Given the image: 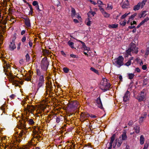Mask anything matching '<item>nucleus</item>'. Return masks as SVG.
Listing matches in <instances>:
<instances>
[{"label":"nucleus","mask_w":149,"mask_h":149,"mask_svg":"<svg viewBox=\"0 0 149 149\" xmlns=\"http://www.w3.org/2000/svg\"><path fill=\"white\" fill-rule=\"evenodd\" d=\"M22 120L24 123V129L21 130L19 133L18 137L16 139V140L17 142L20 143L22 141V139H23V137L25 138V136H24L26 135V133L27 132V130L25 128L26 124V121L28 122L29 124L30 125H33L34 124L35 122L32 119H28L27 118L24 117H23L22 118Z\"/></svg>","instance_id":"obj_1"},{"label":"nucleus","mask_w":149,"mask_h":149,"mask_svg":"<svg viewBox=\"0 0 149 149\" xmlns=\"http://www.w3.org/2000/svg\"><path fill=\"white\" fill-rule=\"evenodd\" d=\"M49 65V61L47 57H44L41 60L40 63V67L41 69L43 71H47Z\"/></svg>","instance_id":"obj_2"},{"label":"nucleus","mask_w":149,"mask_h":149,"mask_svg":"<svg viewBox=\"0 0 149 149\" xmlns=\"http://www.w3.org/2000/svg\"><path fill=\"white\" fill-rule=\"evenodd\" d=\"M138 48L136 47V45L132 42L129 46V48L126 51V52L128 55H130L131 52L134 53L136 54L138 53Z\"/></svg>","instance_id":"obj_3"},{"label":"nucleus","mask_w":149,"mask_h":149,"mask_svg":"<svg viewBox=\"0 0 149 149\" xmlns=\"http://www.w3.org/2000/svg\"><path fill=\"white\" fill-rule=\"evenodd\" d=\"M101 85L102 87H101V89L104 92L109 90L111 86L110 83L107 82V79H103V81L101 83Z\"/></svg>","instance_id":"obj_4"},{"label":"nucleus","mask_w":149,"mask_h":149,"mask_svg":"<svg viewBox=\"0 0 149 149\" xmlns=\"http://www.w3.org/2000/svg\"><path fill=\"white\" fill-rule=\"evenodd\" d=\"M124 58L122 56H119L117 58L114 60V61L115 64L118 65V68L120 67L123 64Z\"/></svg>","instance_id":"obj_5"},{"label":"nucleus","mask_w":149,"mask_h":149,"mask_svg":"<svg viewBox=\"0 0 149 149\" xmlns=\"http://www.w3.org/2000/svg\"><path fill=\"white\" fill-rule=\"evenodd\" d=\"M96 105L99 108L102 109H104L100 96L97 98L96 100Z\"/></svg>","instance_id":"obj_6"},{"label":"nucleus","mask_w":149,"mask_h":149,"mask_svg":"<svg viewBox=\"0 0 149 149\" xmlns=\"http://www.w3.org/2000/svg\"><path fill=\"white\" fill-rule=\"evenodd\" d=\"M130 97V92L129 91H127L124 94V95L123 97V101L125 102H126L128 101L129 100Z\"/></svg>","instance_id":"obj_7"},{"label":"nucleus","mask_w":149,"mask_h":149,"mask_svg":"<svg viewBox=\"0 0 149 149\" xmlns=\"http://www.w3.org/2000/svg\"><path fill=\"white\" fill-rule=\"evenodd\" d=\"M130 5L129 2L128 0H126L123 2L121 7L123 9L127 8Z\"/></svg>","instance_id":"obj_8"},{"label":"nucleus","mask_w":149,"mask_h":149,"mask_svg":"<svg viewBox=\"0 0 149 149\" xmlns=\"http://www.w3.org/2000/svg\"><path fill=\"white\" fill-rule=\"evenodd\" d=\"M24 22L25 25L27 27H30L31 26V24L30 22V21L29 19L27 17L26 18H24Z\"/></svg>","instance_id":"obj_9"},{"label":"nucleus","mask_w":149,"mask_h":149,"mask_svg":"<svg viewBox=\"0 0 149 149\" xmlns=\"http://www.w3.org/2000/svg\"><path fill=\"white\" fill-rule=\"evenodd\" d=\"M15 42H10V44L9 45V49L10 50L13 51L16 48V46L15 44Z\"/></svg>","instance_id":"obj_10"},{"label":"nucleus","mask_w":149,"mask_h":149,"mask_svg":"<svg viewBox=\"0 0 149 149\" xmlns=\"http://www.w3.org/2000/svg\"><path fill=\"white\" fill-rule=\"evenodd\" d=\"M81 116L85 120H86L90 117V115L87 112H84L82 113Z\"/></svg>","instance_id":"obj_11"},{"label":"nucleus","mask_w":149,"mask_h":149,"mask_svg":"<svg viewBox=\"0 0 149 149\" xmlns=\"http://www.w3.org/2000/svg\"><path fill=\"white\" fill-rule=\"evenodd\" d=\"M35 109V108L33 106H31L30 105H27V110L29 112L32 113L33 111H34Z\"/></svg>","instance_id":"obj_12"},{"label":"nucleus","mask_w":149,"mask_h":149,"mask_svg":"<svg viewBox=\"0 0 149 149\" xmlns=\"http://www.w3.org/2000/svg\"><path fill=\"white\" fill-rule=\"evenodd\" d=\"M46 88H48L50 89H52V82L50 81H48V82H47L46 83Z\"/></svg>","instance_id":"obj_13"},{"label":"nucleus","mask_w":149,"mask_h":149,"mask_svg":"<svg viewBox=\"0 0 149 149\" xmlns=\"http://www.w3.org/2000/svg\"><path fill=\"white\" fill-rule=\"evenodd\" d=\"M147 115V113L146 112H145L144 113L142 114L141 117L140 118L139 120V123H141L143 120V119L146 118Z\"/></svg>","instance_id":"obj_14"},{"label":"nucleus","mask_w":149,"mask_h":149,"mask_svg":"<svg viewBox=\"0 0 149 149\" xmlns=\"http://www.w3.org/2000/svg\"><path fill=\"white\" fill-rule=\"evenodd\" d=\"M141 4L140 2L138 3L137 5L133 7V10L135 11L139 10L140 7H141Z\"/></svg>","instance_id":"obj_15"},{"label":"nucleus","mask_w":149,"mask_h":149,"mask_svg":"<svg viewBox=\"0 0 149 149\" xmlns=\"http://www.w3.org/2000/svg\"><path fill=\"white\" fill-rule=\"evenodd\" d=\"M126 132L125 131L123 132L122 135H121V139L125 141L127 140V137L126 134Z\"/></svg>","instance_id":"obj_16"},{"label":"nucleus","mask_w":149,"mask_h":149,"mask_svg":"<svg viewBox=\"0 0 149 149\" xmlns=\"http://www.w3.org/2000/svg\"><path fill=\"white\" fill-rule=\"evenodd\" d=\"M8 147L9 149H25V148H24L18 147L17 148L16 146L13 145H10Z\"/></svg>","instance_id":"obj_17"},{"label":"nucleus","mask_w":149,"mask_h":149,"mask_svg":"<svg viewBox=\"0 0 149 149\" xmlns=\"http://www.w3.org/2000/svg\"><path fill=\"white\" fill-rule=\"evenodd\" d=\"M73 105L74 107V109H77L79 107V102L77 101L72 102Z\"/></svg>","instance_id":"obj_18"},{"label":"nucleus","mask_w":149,"mask_h":149,"mask_svg":"<svg viewBox=\"0 0 149 149\" xmlns=\"http://www.w3.org/2000/svg\"><path fill=\"white\" fill-rule=\"evenodd\" d=\"M38 82L45 83L44 77L43 75H42L40 77H39Z\"/></svg>","instance_id":"obj_19"},{"label":"nucleus","mask_w":149,"mask_h":149,"mask_svg":"<svg viewBox=\"0 0 149 149\" xmlns=\"http://www.w3.org/2000/svg\"><path fill=\"white\" fill-rule=\"evenodd\" d=\"M40 6H41L40 7V8L39 6L38 5H37L36 6V10L38 12H40L42 11V9H43V5L40 4Z\"/></svg>","instance_id":"obj_20"},{"label":"nucleus","mask_w":149,"mask_h":149,"mask_svg":"<svg viewBox=\"0 0 149 149\" xmlns=\"http://www.w3.org/2000/svg\"><path fill=\"white\" fill-rule=\"evenodd\" d=\"M68 44L69 46L72 49H76L74 46V43L71 40H69L68 42Z\"/></svg>","instance_id":"obj_21"},{"label":"nucleus","mask_w":149,"mask_h":149,"mask_svg":"<svg viewBox=\"0 0 149 149\" xmlns=\"http://www.w3.org/2000/svg\"><path fill=\"white\" fill-rule=\"evenodd\" d=\"M123 140L121 139V137L120 136L118 139V144L117 145V146L118 147H119L121 145L122 143V141Z\"/></svg>","instance_id":"obj_22"},{"label":"nucleus","mask_w":149,"mask_h":149,"mask_svg":"<svg viewBox=\"0 0 149 149\" xmlns=\"http://www.w3.org/2000/svg\"><path fill=\"white\" fill-rule=\"evenodd\" d=\"M144 138L143 135H141L140 138V143L141 145H143L144 144Z\"/></svg>","instance_id":"obj_23"},{"label":"nucleus","mask_w":149,"mask_h":149,"mask_svg":"<svg viewBox=\"0 0 149 149\" xmlns=\"http://www.w3.org/2000/svg\"><path fill=\"white\" fill-rule=\"evenodd\" d=\"M134 129L135 130V132L138 134L140 132V127L138 125H135L134 127Z\"/></svg>","instance_id":"obj_24"},{"label":"nucleus","mask_w":149,"mask_h":149,"mask_svg":"<svg viewBox=\"0 0 149 149\" xmlns=\"http://www.w3.org/2000/svg\"><path fill=\"white\" fill-rule=\"evenodd\" d=\"M71 16L72 17H74L76 15V11L74 8L73 7L71 8Z\"/></svg>","instance_id":"obj_25"},{"label":"nucleus","mask_w":149,"mask_h":149,"mask_svg":"<svg viewBox=\"0 0 149 149\" xmlns=\"http://www.w3.org/2000/svg\"><path fill=\"white\" fill-rule=\"evenodd\" d=\"M118 27V24H109L108 27L110 28H116Z\"/></svg>","instance_id":"obj_26"},{"label":"nucleus","mask_w":149,"mask_h":149,"mask_svg":"<svg viewBox=\"0 0 149 149\" xmlns=\"http://www.w3.org/2000/svg\"><path fill=\"white\" fill-rule=\"evenodd\" d=\"M44 83L38 82L37 85V90L38 91L39 89L41 88H43Z\"/></svg>","instance_id":"obj_27"},{"label":"nucleus","mask_w":149,"mask_h":149,"mask_svg":"<svg viewBox=\"0 0 149 149\" xmlns=\"http://www.w3.org/2000/svg\"><path fill=\"white\" fill-rule=\"evenodd\" d=\"M134 74L133 73H128L127 77L129 79H132L134 76Z\"/></svg>","instance_id":"obj_28"},{"label":"nucleus","mask_w":149,"mask_h":149,"mask_svg":"<svg viewBox=\"0 0 149 149\" xmlns=\"http://www.w3.org/2000/svg\"><path fill=\"white\" fill-rule=\"evenodd\" d=\"M17 34L16 33H14L12 36V39L11 42H15V40L16 38Z\"/></svg>","instance_id":"obj_29"},{"label":"nucleus","mask_w":149,"mask_h":149,"mask_svg":"<svg viewBox=\"0 0 149 149\" xmlns=\"http://www.w3.org/2000/svg\"><path fill=\"white\" fill-rule=\"evenodd\" d=\"M147 12V11L144 10L141 13L139 14V17L140 18H141V17L143 16Z\"/></svg>","instance_id":"obj_30"},{"label":"nucleus","mask_w":149,"mask_h":149,"mask_svg":"<svg viewBox=\"0 0 149 149\" xmlns=\"http://www.w3.org/2000/svg\"><path fill=\"white\" fill-rule=\"evenodd\" d=\"M136 99L138 100L139 102H141L143 101L144 99L143 97L140 95L137 96L136 97Z\"/></svg>","instance_id":"obj_31"},{"label":"nucleus","mask_w":149,"mask_h":149,"mask_svg":"<svg viewBox=\"0 0 149 149\" xmlns=\"http://www.w3.org/2000/svg\"><path fill=\"white\" fill-rule=\"evenodd\" d=\"M29 6L30 9V11L29 12V14L31 15H32L33 12V9L32 8V6L30 4H29Z\"/></svg>","instance_id":"obj_32"},{"label":"nucleus","mask_w":149,"mask_h":149,"mask_svg":"<svg viewBox=\"0 0 149 149\" xmlns=\"http://www.w3.org/2000/svg\"><path fill=\"white\" fill-rule=\"evenodd\" d=\"M102 14L104 16V17L105 18L109 17L110 16V14L107 13L106 11L103 13Z\"/></svg>","instance_id":"obj_33"},{"label":"nucleus","mask_w":149,"mask_h":149,"mask_svg":"<svg viewBox=\"0 0 149 149\" xmlns=\"http://www.w3.org/2000/svg\"><path fill=\"white\" fill-rule=\"evenodd\" d=\"M36 72L37 75L38 76H39V77H40V76H41V71L40 69H37L36 70Z\"/></svg>","instance_id":"obj_34"},{"label":"nucleus","mask_w":149,"mask_h":149,"mask_svg":"<svg viewBox=\"0 0 149 149\" xmlns=\"http://www.w3.org/2000/svg\"><path fill=\"white\" fill-rule=\"evenodd\" d=\"M26 60V62H29L30 60V57L28 53L25 56Z\"/></svg>","instance_id":"obj_35"},{"label":"nucleus","mask_w":149,"mask_h":149,"mask_svg":"<svg viewBox=\"0 0 149 149\" xmlns=\"http://www.w3.org/2000/svg\"><path fill=\"white\" fill-rule=\"evenodd\" d=\"M148 0H143L141 2V8H143L144 5L147 2Z\"/></svg>","instance_id":"obj_36"},{"label":"nucleus","mask_w":149,"mask_h":149,"mask_svg":"<svg viewBox=\"0 0 149 149\" xmlns=\"http://www.w3.org/2000/svg\"><path fill=\"white\" fill-rule=\"evenodd\" d=\"M31 75H30L29 76H28L27 77H25L24 79L25 81H29L31 80Z\"/></svg>","instance_id":"obj_37"},{"label":"nucleus","mask_w":149,"mask_h":149,"mask_svg":"<svg viewBox=\"0 0 149 149\" xmlns=\"http://www.w3.org/2000/svg\"><path fill=\"white\" fill-rule=\"evenodd\" d=\"M133 57H132V58L131 59H130L128 60V61L125 63V65L127 66H129V65H130L131 64V60L133 59Z\"/></svg>","instance_id":"obj_38"},{"label":"nucleus","mask_w":149,"mask_h":149,"mask_svg":"<svg viewBox=\"0 0 149 149\" xmlns=\"http://www.w3.org/2000/svg\"><path fill=\"white\" fill-rule=\"evenodd\" d=\"M130 12H129L128 13H125L122 16L121 19H123L125 18L128 15L130 14Z\"/></svg>","instance_id":"obj_39"},{"label":"nucleus","mask_w":149,"mask_h":149,"mask_svg":"<svg viewBox=\"0 0 149 149\" xmlns=\"http://www.w3.org/2000/svg\"><path fill=\"white\" fill-rule=\"evenodd\" d=\"M69 69L66 67L64 68H63V70L65 73H68L69 71Z\"/></svg>","instance_id":"obj_40"},{"label":"nucleus","mask_w":149,"mask_h":149,"mask_svg":"<svg viewBox=\"0 0 149 149\" xmlns=\"http://www.w3.org/2000/svg\"><path fill=\"white\" fill-rule=\"evenodd\" d=\"M116 136V134H113L111 137L110 141L113 142L114 141Z\"/></svg>","instance_id":"obj_41"},{"label":"nucleus","mask_w":149,"mask_h":149,"mask_svg":"<svg viewBox=\"0 0 149 149\" xmlns=\"http://www.w3.org/2000/svg\"><path fill=\"white\" fill-rule=\"evenodd\" d=\"M90 70L91 71H93L95 73H96V74H97L98 73V71L97 70H96L95 69L91 67V68H90Z\"/></svg>","instance_id":"obj_42"},{"label":"nucleus","mask_w":149,"mask_h":149,"mask_svg":"<svg viewBox=\"0 0 149 149\" xmlns=\"http://www.w3.org/2000/svg\"><path fill=\"white\" fill-rule=\"evenodd\" d=\"M68 106L69 107H70L71 109H74V106L73 105V104L72 102L70 103L68 105Z\"/></svg>","instance_id":"obj_43"},{"label":"nucleus","mask_w":149,"mask_h":149,"mask_svg":"<svg viewBox=\"0 0 149 149\" xmlns=\"http://www.w3.org/2000/svg\"><path fill=\"white\" fill-rule=\"evenodd\" d=\"M120 25L123 26H125L126 24V22L125 20L123 22H120L119 23Z\"/></svg>","instance_id":"obj_44"},{"label":"nucleus","mask_w":149,"mask_h":149,"mask_svg":"<svg viewBox=\"0 0 149 149\" xmlns=\"http://www.w3.org/2000/svg\"><path fill=\"white\" fill-rule=\"evenodd\" d=\"M137 15L136 13H135L134 14L132 15L129 18V19H133Z\"/></svg>","instance_id":"obj_45"},{"label":"nucleus","mask_w":149,"mask_h":149,"mask_svg":"<svg viewBox=\"0 0 149 149\" xmlns=\"http://www.w3.org/2000/svg\"><path fill=\"white\" fill-rule=\"evenodd\" d=\"M99 10L100 11H101V12L102 13V14L103 13H104V12H105L104 11V9L103 8H102L101 6H99Z\"/></svg>","instance_id":"obj_46"},{"label":"nucleus","mask_w":149,"mask_h":149,"mask_svg":"<svg viewBox=\"0 0 149 149\" xmlns=\"http://www.w3.org/2000/svg\"><path fill=\"white\" fill-rule=\"evenodd\" d=\"M70 56L71 57L73 58H78V56L73 54H70Z\"/></svg>","instance_id":"obj_47"},{"label":"nucleus","mask_w":149,"mask_h":149,"mask_svg":"<svg viewBox=\"0 0 149 149\" xmlns=\"http://www.w3.org/2000/svg\"><path fill=\"white\" fill-rule=\"evenodd\" d=\"M148 79H143V85H146L147 84V82Z\"/></svg>","instance_id":"obj_48"},{"label":"nucleus","mask_w":149,"mask_h":149,"mask_svg":"<svg viewBox=\"0 0 149 149\" xmlns=\"http://www.w3.org/2000/svg\"><path fill=\"white\" fill-rule=\"evenodd\" d=\"M32 4L34 6H36L38 4V2L36 1H34L32 3Z\"/></svg>","instance_id":"obj_49"},{"label":"nucleus","mask_w":149,"mask_h":149,"mask_svg":"<svg viewBox=\"0 0 149 149\" xmlns=\"http://www.w3.org/2000/svg\"><path fill=\"white\" fill-rule=\"evenodd\" d=\"M149 54V48H148L147 49L146 51L145 55H148Z\"/></svg>","instance_id":"obj_50"},{"label":"nucleus","mask_w":149,"mask_h":149,"mask_svg":"<svg viewBox=\"0 0 149 149\" xmlns=\"http://www.w3.org/2000/svg\"><path fill=\"white\" fill-rule=\"evenodd\" d=\"M107 8H109V9H112L113 8V7L112 6L111 4H108L107 5Z\"/></svg>","instance_id":"obj_51"},{"label":"nucleus","mask_w":149,"mask_h":149,"mask_svg":"<svg viewBox=\"0 0 149 149\" xmlns=\"http://www.w3.org/2000/svg\"><path fill=\"white\" fill-rule=\"evenodd\" d=\"M148 146V143H145L144 145L143 149H147Z\"/></svg>","instance_id":"obj_52"},{"label":"nucleus","mask_w":149,"mask_h":149,"mask_svg":"<svg viewBox=\"0 0 149 149\" xmlns=\"http://www.w3.org/2000/svg\"><path fill=\"white\" fill-rule=\"evenodd\" d=\"M88 22H87L86 23V24L88 26H90L91 24V21L89 20V19L88 18Z\"/></svg>","instance_id":"obj_53"},{"label":"nucleus","mask_w":149,"mask_h":149,"mask_svg":"<svg viewBox=\"0 0 149 149\" xmlns=\"http://www.w3.org/2000/svg\"><path fill=\"white\" fill-rule=\"evenodd\" d=\"M26 37L25 36H24L22 38L21 40H22V42L23 43H24V42H25L26 40Z\"/></svg>","instance_id":"obj_54"},{"label":"nucleus","mask_w":149,"mask_h":149,"mask_svg":"<svg viewBox=\"0 0 149 149\" xmlns=\"http://www.w3.org/2000/svg\"><path fill=\"white\" fill-rule=\"evenodd\" d=\"M142 68L143 70H146L147 69V66L146 65H143L142 67Z\"/></svg>","instance_id":"obj_55"},{"label":"nucleus","mask_w":149,"mask_h":149,"mask_svg":"<svg viewBox=\"0 0 149 149\" xmlns=\"http://www.w3.org/2000/svg\"><path fill=\"white\" fill-rule=\"evenodd\" d=\"M79 42H80L82 44V47L84 48H85V47L86 46V45L83 42L80 41V40H79Z\"/></svg>","instance_id":"obj_56"},{"label":"nucleus","mask_w":149,"mask_h":149,"mask_svg":"<svg viewBox=\"0 0 149 149\" xmlns=\"http://www.w3.org/2000/svg\"><path fill=\"white\" fill-rule=\"evenodd\" d=\"M61 53L64 56L66 57V54L63 51H61Z\"/></svg>","instance_id":"obj_57"},{"label":"nucleus","mask_w":149,"mask_h":149,"mask_svg":"<svg viewBox=\"0 0 149 149\" xmlns=\"http://www.w3.org/2000/svg\"><path fill=\"white\" fill-rule=\"evenodd\" d=\"M129 126H132L133 125V121L132 120H130L128 123Z\"/></svg>","instance_id":"obj_58"},{"label":"nucleus","mask_w":149,"mask_h":149,"mask_svg":"<svg viewBox=\"0 0 149 149\" xmlns=\"http://www.w3.org/2000/svg\"><path fill=\"white\" fill-rule=\"evenodd\" d=\"M135 71H136L137 72H140L141 71L140 69L138 68H136Z\"/></svg>","instance_id":"obj_59"},{"label":"nucleus","mask_w":149,"mask_h":149,"mask_svg":"<svg viewBox=\"0 0 149 149\" xmlns=\"http://www.w3.org/2000/svg\"><path fill=\"white\" fill-rule=\"evenodd\" d=\"M113 142L110 141V146H109L108 147V148H112V144L113 143Z\"/></svg>","instance_id":"obj_60"},{"label":"nucleus","mask_w":149,"mask_h":149,"mask_svg":"<svg viewBox=\"0 0 149 149\" xmlns=\"http://www.w3.org/2000/svg\"><path fill=\"white\" fill-rule=\"evenodd\" d=\"M61 119L59 117H57L56 118V122L58 123L60 121Z\"/></svg>","instance_id":"obj_61"},{"label":"nucleus","mask_w":149,"mask_h":149,"mask_svg":"<svg viewBox=\"0 0 149 149\" xmlns=\"http://www.w3.org/2000/svg\"><path fill=\"white\" fill-rule=\"evenodd\" d=\"M84 50H87L88 51H89L90 50V49L89 47H87L86 46L84 48Z\"/></svg>","instance_id":"obj_62"},{"label":"nucleus","mask_w":149,"mask_h":149,"mask_svg":"<svg viewBox=\"0 0 149 149\" xmlns=\"http://www.w3.org/2000/svg\"><path fill=\"white\" fill-rule=\"evenodd\" d=\"M17 82H19V81L16 80H13V83L14 84H17Z\"/></svg>","instance_id":"obj_63"},{"label":"nucleus","mask_w":149,"mask_h":149,"mask_svg":"<svg viewBox=\"0 0 149 149\" xmlns=\"http://www.w3.org/2000/svg\"><path fill=\"white\" fill-rule=\"evenodd\" d=\"M89 1L90 2L93 4L94 5H96L97 4L94 1H93L92 0H89Z\"/></svg>","instance_id":"obj_64"}]
</instances>
